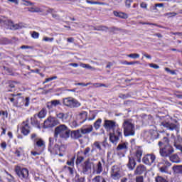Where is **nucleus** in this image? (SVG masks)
I'll return each mask as SVG.
<instances>
[{
    "mask_svg": "<svg viewBox=\"0 0 182 182\" xmlns=\"http://www.w3.org/2000/svg\"><path fill=\"white\" fill-rule=\"evenodd\" d=\"M171 166V164L168 161H164V166H166V168L170 167Z\"/></svg>",
    "mask_w": 182,
    "mask_h": 182,
    "instance_id": "nucleus-54",
    "label": "nucleus"
},
{
    "mask_svg": "<svg viewBox=\"0 0 182 182\" xmlns=\"http://www.w3.org/2000/svg\"><path fill=\"white\" fill-rule=\"evenodd\" d=\"M63 105L65 107L75 108L81 106V103L73 97H67L63 99Z\"/></svg>",
    "mask_w": 182,
    "mask_h": 182,
    "instance_id": "nucleus-5",
    "label": "nucleus"
},
{
    "mask_svg": "<svg viewBox=\"0 0 182 182\" xmlns=\"http://www.w3.org/2000/svg\"><path fill=\"white\" fill-rule=\"evenodd\" d=\"M58 121L55 117H49L46 120L44 121L45 128H51L56 126Z\"/></svg>",
    "mask_w": 182,
    "mask_h": 182,
    "instance_id": "nucleus-9",
    "label": "nucleus"
},
{
    "mask_svg": "<svg viewBox=\"0 0 182 182\" xmlns=\"http://www.w3.org/2000/svg\"><path fill=\"white\" fill-rule=\"evenodd\" d=\"M104 128L109 132V141L116 146L122 136V129L119 128V124L114 120L105 119Z\"/></svg>",
    "mask_w": 182,
    "mask_h": 182,
    "instance_id": "nucleus-1",
    "label": "nucleus"
},
{
    "mask_svg": "<svg viewBox=\"0 0 182 182\" xmlns=\"http://www.w3.org/2000/svg\"><path fill=\"white\" fill-rule=\"evenodd\" d=\"M80 66L83 68H87V69L92 70H95L94 68H92V66H90V65H87V64L80 63Z\"/></svg>",
    "mask_w": 182,
    "mask_h": 182,
    "instance_id": "nucleus-38",
    "label": "nucleus"
},
{
    "mask_svg": "<svg viewBox=\"0 0 182 182\" xmlns=\"http://www.w3.org/2000/svg\"><path fill=\"white\" fill-rule=\"evenodd\" d=\"M156 159V156L151 154H146L142 159V162L146 165H151Z\"/></svg>",
    "mask_w": 182,
    "mask_h": 182,
    "instance_id": "nucleus-10",
    "label": "nucleus"
},
{
    "mask_svg": "<svg viewBox=\"0 0 182 182\" xmlns=\"http://www.w3.org/2000/svg\"><path fill=\"white\" fill-rule=\"evenodd\" d=\"M58 105H61V102L60 100H53L47 104V107L48 109H53V107H55Z\"/></svg>",
    "mask_w": 182,
    "mask_h": 182,
    "instance_id": "nucleus-21",
    "label": "nucleus"
},
{
    "mask_svg": "<svg viewBox=\"0 0 182 182\" xmlns=\"http://www.w3.org/2000/svg\"><path fill=\"white\" fill-rule=\"evenodd\" d=\"M1 147L3 149H6V147H7V144L6 142H3L1 144Z\"/></svg>",
    "mask_w": 182,
    "mask_h": 182,
    "instance_id": "nucleus-58",
    "label": "nucleus"
},
{
    "mask_svg": "<svg viewBox=\"0 0 182 182\" xmlns=\"http://www.w3.org/2000/svg\"><path fill=\"white\" fill-rule=\"evenodd\" d=\"M41 152L31 151V155L36 156L41 155Z\"/></svg>",
    "mask_w": 182,
    "mask_h": 182,
    "instance_id": "nucleus-53",
    "label": "nucleus"
},
{
    "mask_svg": "<svg viewBox=\"0 0 182 182\" xmlns=\"http://www.w3.org/2000/svg\"><path fill=\"white\" fill-rule=\"evenodd\" d=\"M156 132L151 129L149 132H145L144 134V139L147 140L153 139L156 138Z\"/></svg>",
    "mask_w": 182,
    "mask_h": 182,
    "instance_id": "nucleus-16",
    "label": "nucleus"
},
{
    "mask_svg": "<svg viewBox=\"0 0 182 182\" xmlns=\"http://www.w3.org/2000/svg\"><path fill=\"white\" fill-rule=\"evenodd\" d=\"M43 41L44 42H53V41H54L53 38H48L47 36H45L43 38Z\"/></svg>",
    "mask_w": 182,
    "mask_h": 182,
    "instance_id": "nucleus-43",
    "label": "nucleus"
},
{
    "mask_svg": "<svg viewBox=\"0 0 182 182\" xmlns=\"http://www.w3.org/2000/svg\"><path fill=\"white\" fill-rule=\"evenodd\" d=\"M36 139H40V138H38V137H37V135H36V134H31V139H33V141H35V140H36Z\"/></svg>",
    "mask_w": 182,
    "mask_h": 182,
    "instance_id": "nucleus-57",
    "label": "nucleus"
},
{
    "mask_svg": "<svg viewBox=\"0 0 182 182\" xmlns=\"http://www.w3.org/2000/svg\"><path fill=\"white\" fill-rule=\"evenodd\" d=\"M164 144H168V138H167V137H164Z\"/></svg>",
    "mask_w": 182,
    "mask_h": 182,
    "instance_id": "nucleus-64",
    "label": "nucleus"
},
{
    "mask_svg": "<svg viewBox=\"0 0 182 182\" xmlns=\"http://www.w3.org/2000/svg\"><path fill=\"white\" fill-rule=\"evenodd\" d=\"M134 1V0H127V2H126V6L127 7V8H130V6H131V2H133Z\"/></svg>",
    "mask_w": 182,
    "mask_h": 182,
    "instance_id": "nucleus-52",
    "label": "nucleus"
},
{
    "mask_svg": "<svg viewBox=\"0 0 182 182\" xmlns=\"http://www.w3.org/2000/svg\"><path fill=\"white\" fill-rule=\"evenodd\" d=\"M21 49H22V50H23V49H31V46H21Z\"/></svg>",
    "mask_w": 182,
    "mask_h": 182,
    "instance_id": "nucleus-61",
    "label": "nucleus"
},
{
    "mask_svg": "<svg viewBox=\"0 0 182 182\" xmlns=\"http://www.w3.org/2000/svg\"><path fill=\"white\" fill-rule=\"evenodd\" d=\"M140 6H141V8L146 9V8H147V4L145 3V2H142V3L140 4Z\"/></svg>",
    "mask_w": 182,
    "mask_h": 182,
    "instance_id": "nucleus-59",
    "label": "nucleus"
},
{
    "mask_svg": "<svg viewBox=\"0 0 182 182\" xmlns=\"http://www.w3.org/2000/svg\"><path fill=\"white\" fill-rule=\"evenodd\" d=\"M124 64L127 65H135L136 63L135 62H130V63L125 62Z\"/></svg>",
    "mask_w": 182,
    "mask_h": 182,
    "instance_id": "nucleus-62",
    "label": "nucleus"
},
{
    "mask_svg": "<svg viewBox=\"0 0 182 182\" xmlns=\"http://www.w3.org/2000/svg\"><path fill=\"white\" fill-rule=\"evenodd\" d=\"M102 119H98L95 123H94V127L96 130H98L100 128L101 124H102Z\"/></svg>",
    "mask_w": 182,
    "mask_h": 182,
    "instance_id": "nucleus-33",
    "label": "nucleus"
},
{
    "mask_svg": "<svg viewBox=\"0 0 182 182\" xmlns=\"http://www.w3.org/2000/svg\"><path fill=\"white\" fill-rule=\"evenodd\" d=\"M136 182H144V177L143 176L136 177Z\"/></svg>",
    "mask_w": 182,
    "mask_h": 182,
    "instance_id": "nucleus-48",
    "label": "nucleus"
},
{
    "mask_svg": "<svg viewBox=\"0 0 182 182\" xmlns=\"http://www.w3.org/2000/svg\"><path fill=\"white\" fill-rule=\"evenodd\" d=\"M16 172L20 178H26L28 177V171L26 168H21L17 167Z\"/></svg>",
    "mask_w": 182,
    "mask_h": 182,
    "instance_id": "nucleus-11",
    "label": "nucleus"
},
{
    "mask_svg": "<svg viewBox=\"0 0 182 182\" xmlns=\"http://www.w3.org/2000/svg\"><path fill=\"white\" fill-rule=\"evenodd\" d=\"M94 173L96 174H100L103 171V166L102 162L100 161L96 165V167L93 168Z\"/></svg>",
    "mask_w": 182,
    "mask_h": 182,
    "instance_id": "nucleus-19",
    "label": "nucleus"
},
{
    "mask_svg": "<svg viewBox=\"0 0 182 182\" xmlns=\"http://www.w3.org/2000/svg\"><path fill=\"white\" fill-rule=\"evenodd\" d=\"M160 171L161 173H166L167 172V167L166 166H163L160 168Z\"/></svg>",
    "mask_w": 182,
    "mask_h": 182,
    "instance_id": "nucleus-51",
    "label": "nucleus"
},
{
    "mask_svg": "<svg viewBox=\"0 0 182 182\" xmlns=\"http://www.w3.org/2000/svg\"><path fill=\"white\" fill-rule=\"evenodd\" d=\"M136 164V163L134 158L133 156H129V163L127 164L128 168L131 171H132L135 168Z\"/></svg>",
    "mask_w": 182,
    "mask_h": 182,
    "instance_id": "nucleus-20",
    "label": "nucleus"
},
{
    "mask_svg": "<svg viewBox=\"0 0 182 182\" xmlns=\"http://www.w3.org/2000/svg\"><path fill=\"white\" fill-rule=\"evenodd\" d=\"M56 117L58 119H60L63 123H65L68 122V119L69 118V115L68 113H63L57 112H56Z\"/></svg>",
    "mask_w": 182,
    "mask_h": 182,
    "instance_id": "nucleus-14",
    "label": "nucleus"
},
{
    "mask_svg": "<svg viewBox=\"0 0 182 182\" xmlns=\"http://www.w3.org/2000/svg\"><path fill=\"white\" fill-rule=\"evenodd\" d=\"M56 79H57V76H53L51 77L46 78L45 82H43V84L48 83V82L53 81L54 80H56Z\"/></svg>",
    "mask_w": 182,
    "mask_h": 182,
    "instance_id": "nucleus-41",
    "label": "nucleus"
},
{
    "mask_svg": "<svg viewBox=\"0 0 182 182\" xmlns=\"http://www.w3.org/2000/svg\"><path fill=\"white\" fill-rule=\"evenodd\" d=\"M48 151L51 154V155H58V146L55 145L54 146L48 147Z\"/></svg>",
    "mask_w": 182,
    "mask_h": 182,
    "instance_id": "nucleus-25",
    "label": "nucleus"
},
{
    "mask_svg": "<svg viewBox=\"0 0 182 182\" xmlns=\"http://www.w3.org/2000/svg\"><path fill=\"white\" fill-rule=\"evenodd\" d=\"M34 142L36 143L37 147H40L41 149H43L46 146V142L41 138L34 139Z\"/></svg>",
    "mask_w": 182,
    "mask_h": 182,
    "instance_id": "nucleus-22",
    "label": "nucleus"
},
{
    "mask_svg": "<svg viewBox=\"0 0 182 182\" xmlns=\"http://www.w3.org/2000/svg\"><path fill=\"white\" fill-rule=\"evenodd\" d=\"M30 97H18L16 103H14V106L17 107H28L30 105Z\"/></svg>",
    "mask_w": 182,
    "mask_h": 182,
    "instance_id": "nucleus-8",
    "label": "nucleus"
},
{
    "mask_svg": "<svg viewBox=\"0 0 182 182\" xmlns=\"http://www.w3.org/2000/svg\"><path fill=\"white\" fill-rule=\"evenodd\" d=\"M156 182H168V181L161 176H157L156 178Z\"/></svg>",
    "mask_w": 182,
    "mask_h": 182,
    "instance_id": "nucleus-40",
    "label": "nucleus"
},
{
    "mask_svg": "<svg viewBox=\"0 0 182 182\" xmlns=\"http://www.w3.org/2000/svg\"><path fill=\"white\" fill-rule=\"evenodd\" d=\"M171 139H173V141H174V142H173V146H174V147H176V149L177 150L181 151V153H182V146L180 145V144H178V141H176L175 136H174L173 134H171Z\"/></svg>",
    "mask_w": 182,
    "mask_h": 182,
    "instance_id": "nucleus-29",
    "label": "nucleus"
},
{
    "mask_svg": "<svg viewBox=\"0 0 182 182\" xmlns=\"http://www.w3.org/2000/svg\"><path fill=\"white\" fill-rule=\"evenodd\" d=\"M39 33L33 31V33L31 34V37H33V38H39Z\"/></svg>",
    "mask_w": 182,
    "mask_h": 182,
    "instance_id": "nucleus-46",
    "label": "nucleus"
},
{
    "mask_svg": "<svg viewBox=\"0 0 182 182\" xmlns=\"http://www.w3.org/2000/svg\"><path fill=\"white\" fill-rule=\"evenodd\" d=\"M90 85H92L91 82H87V83H83V82H78V83H76L75 85H78V86H83V87H87Z\"/></svg>",
    "mask_w": 182,
    "mask_h": 182,
    "instance_id": "nucleus-44",
    "label": "nucleus"
},
{
    "mask_svg": "<svg viewBox=\"0 0 182 182\" xmlns=\"http://www.w3.org/2000/svg\"><path fill=\"white\" fill-rule=\"evenodd\" d=\"M100 31H107L108 30V28L107 27L105 26H101L100 27V29H98Z\"/></svg>",
    "mask_w": 182,
    "mask_h": 182,
    "instance_id": "nucleus-60",
    "label": "nucleus"
},
{
    "mask_svg": "<svg viewBox=\"0 0 182 182\" xmlns=\"http://www.w3.org/2000/svg\"><path fill=\"white\" fill-rule=\"evenodd\" d=\"M77 182H85V177H80L78 178Z\"/></svg>",
    "mask_w": 182,
    "mask_h": 182,
    "instance_id": "nucleus-63",
    "label": "nucleus"
},
{
    "mask_svg": "<svg viewBox=\"0 0 182 182\" xmlns=\"http://www.w3.org/2000/svg\"><path fill=\"white\" fill-rule=\"evenodd\" d=\"M124 134L126 136L135 134V124L132 119H126L122 124Z\"/></svg>",
    "mask_w": 182,
    "mask_h": 182,
    "instance_id": "nucleus-3",
    "label": "nucleus"
},
{
    "mask_svg": "<svg viewBox=\"0 0 182 182\" xmlns=\"http://www.w3.org/2000/svg\"><path fill=\"white\" fill-rule=\"evenodd\" d=\"M81 132L83 134H87L92 132L93 127L92 125H86L80 128Z\"/></svg>",
    "mask_w": 182,
    "mask_h": 182,
    "instance_id": "nucleus-18",
    "label": "nucleus"
},
{
    "mask_svg": "<svg viewBox=\"0 0 182 182\" xmlns=\"http://www.w3.org/2000/svg\"><path fill=\"white\" fill-rule=\"evenodd\" d=\"M70 136L72 139H78L80 138L83 137V134H82L81 129H75V131H72L70 133Z\"/></svg>",
    "mask_w": 182,
    "mask_h": 182,
    "instance_id": "nucleus-13",
    "label": "nucleus"
},
{
    "mask_svg": "<svg viewBox=\"0 0 182 182\" xmlns=\"http://www.w3.org/2000/svg\"><path fill=\"white\" fill-rule=\"evenodd\" d=\"M59 156L63 157L66 155V146L65 145H62L58 147V154Z\"/></svg>",
    "mask_w": 182,
    "mask_h": 182,
    "instance_id": "nucleus-26",
    "label": "nucleus"
},
{
    "mask_svg": "<svg viewBox=\"0 0 182 182\" xmlns=\"http://www.w3.org/2000/svg\"><path fill=\"white\" fill-rule=\"evenodd\" d=\"M129 144L127 142H122L119 144L117 147V151H122L126 153L128 151Z\"/></svg>",
    "mask_w": 182,
    "mask_h": 182,
    "instance_id": "nucleus-17",
    "label": "nucleus"
},
{
    "mask_svg": "<svg viewBox=\"0 0 182 182\" xmlns=\"http://www.w3.org/2000/svg\"><path fill=\"white\" fill-rule=\"evenodd\" d=\"M21 133L25 136H27L30 133V126L27 122H23L22 123Z\"/></svg>",
    "mask_w": 182,
    "mask_h": 182,
    "instance_id": "nucleus-15",
    "label": "nucleus"
},
{
    "mask_svg": "<svg viewBox=\"0 0 182 182\" xmlns=\"http://www.w3.org/2000/svg\"><path fill=\"white\" fill-rule=\"evenodd\" d=\"M143 155V151L141 149H137L135 153V157L137 162L140 163L141 156Z\"/></svg>",
    "mask_w": 182,
    "mask_h": 182,
    "instance_id": "nucleus-28",
    "label": "nucleus"
},
{
    "mask_svg": "<svg viewBox=\"0 0 182 182\" xmlns=\"http://www.w3.org/2000/svg\"><path fill=\"white\" fill-rule=\"evenodd\" d=\"M0 116H2L3 119H7L9 113L7 111H0Z\"/></svg>",
    "mask_w": 182,
    "mask_h": 182,
    "instance_id": "nucleus-39",
    "label": "nucleus"
},
{
    "mask_svg": "<svg viewBox=\"0 0 182 182\" xmlns=\"http://www.w3.org/2000/svg\"><path fill=\"white\" fill-rule=\"evenodd\" d=\"M146 170V168L144 166V165H138V166L136 168V170H135V174L140 175V174L143 173L144 172H145Z\"/></svg>",
    "mask_w": 182,
    "mask_h": 182,
    "instance_id": "nucleus-23",
    "label": "nucleus"
},
{
    "mask_svg": "<svg viewBox=\"0 0 182 182\" xmlns=\"http://www.w3.org/2000/svg\"><path fill=\"white\" fill-rule=\"evenodd\" d=\"M19 28H20L19 24H13L12 27L11 28V29H14V30H17Z\"/></svg>",
    "mask_w": 182,
    "mask_h": 182,
    "instance_id": "nucleus-49",
    "label": "nucleus"
},
{
    "mask_svg": "<svg viewBox=\"0 0 182 182\" xmlns=\"http://www.w3.org/2000/svg\"><path fill=\"white\" fill-rule=\"evenodd\" d=\"M93 87L98 88L101 87V83H92Z\"/></svg>",
    "mask_w": 182,
    "mask_h": 182,
    "instance_id": "nucleus-56",
    "label": "nucleus"
},
{
    "mask_svg": "<svg viewBox=\"0 0 182 182\" xmlns=\"http://www.w3.org/2000/svg\"><path fill=\"white\" fill-rule=\"evenodd\" d=\"M170 117L166 116L164 121L161 122V125L171 131L178 130L177 125L173 123H170Z\"/></svg>",
    "mask_w": 182,
    "mask_h": 182,
    "instance_id": "nucleus-7",
    "label": "nucleus"
},
{
    "mask_svg": "<svg viewBox=\"0 0 182 182\" xmlns=\"http://www.w3.org/2000/svg\"><path fill=\"white\" fill-rule=\"evenodd\" d=\"M174 172L178 173L182 172V165H177L176 166L173 167Z\"/></svg>",
    "mask_w": 182,
    "mask_h": 182,
    "instance_id": "nucleus-34",
    "label": "nucleus"
},
{
    "mask_svg": "<svg viewBox=\"0 0 182 182\" xmlns=\"http://www.w3.org/2000/svg\"><path fill=\"white\" fill-rule=\"evenodd\" d=\"M177 15H178V14L176 12H168V13H166L164 14L165 16L168 17V18L174 17Z\"/></svg>",
    "mask_w": 182,
    "mask_h": 182,
    "instance_id": "nucleus-37",
    "label": "nucleus"
},
{
    "mask_svg": "<svg viewBox=\"0 0 182 182\" xmlns=\"http://www.w3.org/2000/svg\"><path fill=\"white\" fill-rule=\"evenodd\" d=\"M70 129L64 124H60L55 128L54 136L55 139L60 137L62 139L67 140L70 138Z\"/></svg>",
    "mask_w": 182,
    "mask_h": 182,
    "instance_id": "nucleus-2",
    "label": "nucleus"
},
{
    "mask_svg": "<svg viewBox=\"0 0 182 182\" xmlns=\"http://www.w3.org/2000/svg\"><path fill=\"white\" fill-rule=\"evenodd\" d=\"M81 152H78L75 164L77 165L80 164L83 161H85V157L80 155Z\"/></svg>",
    "mask_w": 182,
    "mask_h": 182,
    "instance_id": "nucleus-31",
    "label": "nucleus"
},
{
    "mask_svg": "<svg viewBox=\"0 0 182 182\" xmlns=\"http://www.w3.org/2000/svg\"><path fill=\"white\" fill-rule=\"evenodd\" d=\"M169 160L173 163H176V164L181 163V159L178 156V154H173L170 156Z\"/></svg>",
    "mask_w": 182,
    "mask_h": 182,
    "instance_id": "nucleus-27",
    "label": "nucleus"
},
{
    "mask_svg": "<svg viewBox=\"0 0 182 182\" xmlns=\"http://www.w3.org/2000/svg\"><path fill=\"white\" fill-rule=\"evenodd\" d=\"M149 67L154 68V69H159V66L156 64H149Z\"/></svg>",
    "mask_w": 182,
    "mask_h": 182,
    "instance_id": "nucleus-55",
    "label": "nucleus"
},
{
    "mask_svg": "<svg viewBox=\"0 0 182 182\" xmlns=\"http://www.w3.org/2000/svg\"><path fill=\"white\" fill-rule=\"evenodd\" d=\"M101 176H98L93 178V182H100Z\"/></svg>",
    "mask_w": 182,
    "mask_h": 182,
    "instance_id": "nucleus-50",
    "label": "nucleus"
},
{
    "mask_svg": "<svg viewBox=\"0 0 182 182\" xmlns=\"http://www.w3.org/2000/svg\"><path fill=\"white\" fill-rule=\"evenodd\" d=\"M127 57L131 58L132 59H137L140 58V55L139 53H131L128 54Z\"/></svg>",
    "mask_w": 182,
    "mask_h": 182,
    "instance_id": "nucleus-35",
    "label": "nucleus"
},
{
    "mask_svg": "<svg viewBox=\"0 0 182 182\" xmlns=\"http://www.w3.org/2000/svg\"><path fill=\"white\" fill-rule=\"evenodd\" d=\"M54 142H55L54 139L50 137L49 139V146L48 147H53V146H54Z\"/></svg>",
    "mask_w": 182,
    "mask_h": 182,
    "instance_id": "nucleus-45",
    "label": "nucleus"
},
{
    "mask_svg": "<svg viewBox=\"0 0 182 182\" xmlns=\"http://www.w3.org/2000/svg\"><path fill=\"white\" fill-rule=\"evenodd\" d=\"M159 153L162 157H170L174 153V149L172 146L168 144L164 148H160Z\"/></svg>",
    "mask_w": 182,
    "mask_h": 182,
    "instance_id": "nucleus-6",
    "label": "nucleus"
},
{
    "mask_svg": "<svg viewBox=\"0 0 182 182\" xmlns=\"http://www.w3.org/2000/svg\"><path fill=\"white\" fill-rule=\"evenodd\" d=\"M94 146L95 147H96L98 150H101L102 149V147L100 146V144L98 142V141H96L95 144H94Z\"/></svg>",
    "mask_w": 182,
    "mask_h": 182,
    "instance_id": "nucleus-47",
    "label": "nucleus"
},
{
    "mask_svg": "<svg viewBox=\"0 0 182 182\" xmlns=\"http://www.w3.org/2000/svg\"><path fill=\"white\" fill-rule=\"evenodd\" d=\"M95 161V159L88 158L82 165V173L84 174H88L92 168L95 167V164L94 161Z\"/></svg>",
    "mask_w": 182,
    "mask_h": 182,
    "instance_id": "nucleus-4",
    "label": "nucleus"
},
{
    "mask_svg": "<svg viewBox=\"0 0 182 182\" xmlns=\"http://www.w3.org/2000/svg\"><path fill=\"white\" fill-rule=\"evenodd\" d=\"M29 11L31 13H38V12H40V9L31 7L29 9Z\"/></svg>",
    "mask_w": 182,
    "mask_h": 182,
    "instance_id": "nucleus-42",
    "label": "nucleus"
},
{
    "mask_svg": "<svg viewBox=\"0 0 182 182\" xmlns=\"http://www.w3.org/2000/svg\"><path fill=\"white\" fill-rule=\"evenodd\" d=\"M47 109L45 108H43L38 114V117L39 119H44L47 116Z\"/></svg>",
    "mask_w": 182,
    "mask_h": 182,
    "instance_id": "nucleus-30",
    "label": "nucleus"
},
{
    "mask_svg": "<svg viewBox=\"0 0 182 182\" xmlns=\"http://www.w3.org/2000/svg\"><path fill=\"white\" fill-rule=\"evenodd\" d=\"M90 151H91V153H92L93 150H90V147H87V148L85 149L83 152L81 151L80 153L83 154V155L85 157H89L90 156Z\"/></svg>",
    "mask_w": 182,
    "mask_h": 182,
    "instance_id": "nucleus-32",
    "label": "nucleus"
},
{
    "mask_svg": "<svg viewBox=\"0 0 182 182\" xmlns=\"http://www.w3.org/2000/svg\"><path fill=\"white\" fill-rule=\"evenodd\" d=\"M111 176L114 179L120 178L119 168L117 165H114L111 168Z\"/></svg>",
    "mask_w": 182,
    "mask_h": 182,
    "instance_id": "nucleus-12",
    "label": "nucleus"
},
{
    "mask_svg": "<svg viewBox=\"0 0 182 182\" xmlns=\"http://www.w3.org/2000/svg\"><path fill=\"white\" fill-rule=\"evenodd\" d=\"M113 14H114V16H116V17H118V18H122V19H127L128 18V15L126 13L118 12V11H114L113 12Z\"/></svg>",
    "mask_w": 182,
    "mask_h": 182,
    "instance_id": "nucleus-24",
    "label": "nucleus"
},
{
    "mask_svg": "<svg viewBox=\"0 0 182 182\" xmlns=\"http://www.w3.org/2000/svg\"><path fill=\"white\" fill-rule=\"evenodd\" d=\"M75 160V157L73 156V158L70 159V160L67 161V165L70 166H74Z\"/></svg>",
    "mask_w": 182,
    "mask_h": 182,
    "instance_id": "nucleus-36",
    "label": "nucleus"
}]
</instances>
